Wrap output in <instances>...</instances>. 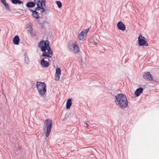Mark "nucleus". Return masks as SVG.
<instances>
[{
    "mask_svg": "<svg viewBox=\"0 0 159 159\" xmlns=\"http://www.w3.org/2000/svg\"><path fill=\"white\" fill-rule=\"evenodd\" d=\"M89 30V29H88L84 30L80 32L78 35L79 39L80 40H83L86 36L87 33Z\"/></svg>",
    "mask_w": 159,
    "mask_h": 159,
    "instance_id": "6e6552de",
    "label": "nucleus"
},
{
    "mask_svg": "<svg viewBox=\"0 0 159 159\" xmlns=\"http://www.w3.org/2000/svg\"><path fill=\"white\" fill-rule=\"evenodd\" d=\"M68 47L70 51L73 53H77L80 51V48L75 41L70 43Z\"/></svg>",
    "mask_w": 159,
    "mask_h": 159,
    "instance_id": "39448f33",
    "label": "nucleus"
},
{
    "mask_svg": "<svg viewBox=\"0 0 159 159\" xmlns=\"http://www.w3.org/2000/svg\"><path fill=\"white\" fill-rule=\"evenodd\" d=\"M52 122L50 119L46 120L43 124V132L47 137H48L50 133L51 129L52 128Z\"/></svg>",
    "mask_w": 159,
    "mask_h": 159,
    "instance_id": "7ed1b4c3",
    "label": "nucleus"
},
{
    "mask_svg": "<svg viewBox=\"0 0 159 159\" xmlns=\"http://www.w3.org/2000/svg\"><path fill=\"white\" fill-rule=\"evenodd\" d=\"M61 75V69L59 68L56 69V73L55 75V79L56 80H58L60 79V76Z\"/></svg>",
    "mask_w": 159,
    "mask_h": 159,
    "instance_id": "9b49d317",
    "label": "nucleus"
},
{
    "mask_svg": "<svg viewBox=\"0 0 159 159\" xmlns=\"http://www.w3.org/2000/svg\"><path fill=\"white\" fill-rule=\"evenodd\" d=\"M32 11L33 15L34 17L36 19H38L40 17L39 15L41 14L39 13L37 11H37L35 10L34 11Z\"/></svg>",
    "mask_w": 159,
    "mask_h": 159,
    "instance_id": "2eb2a0df",
    "label": "nucleus"
},
{
    "mask_svg": "<svg viewBox=\"0 0 159 159\" xmlns=\"http://www.w3.org/2000/svg\"><path fill=\"white\" fill-rule=\"evenodd\" d=\"M138 43L139 46L144 45L147 46H148L146 39L141 35H140L139 37Z\"/></svg>",
    "mask_w": 159,
    "mask_h": 159,
    "instance_id": "0eeeda50",
    "label": "nucleus"
},
{
    "mask_svg": "<svg viewBox=\"0 0 159 159\" xmlns=\"http://www.w3.org/2000/svg\"><path fill=\"white\" fill-rule=\"evenodd\" d=\"M143 79L147 80L149 81H152L153 79L152 75L148 72H144L143 74Z\"/></svg>",
    "mask_w": 159,
    "mask_h": 159,
    "instance_id": "1a4fd4ad",
    "label": "nucleus"
},
{
    "mask_svg": "<svg viewBox=\"0 0 159 159\" xmlns=\"http://www.w3.org/2000/svg\"><path fill=\"white\" fill-rule=\"evenodd\" d=\"M41 11L40 12V14L42 15H43V13H46V14L50 12V10L49 9H45L43 7L41 8L40 9Z\"/></svg>",
    "mask_w": 159,
    "mask_h": 159,
    "instance_id": "a211bd4d",
    "label": "nucleus"
},
{
    "mask_svg": "<svg viewBox=\"0 0 159 159\" xmlns=\"http://www.w3.org/2000/svg\"><path fill=\"white\" fill-rule=\"evenodd\" d=\"M4 5L5 7L7 10H9L10 9V7L8 3H7V4H5V5Z\"/></svg>",
    "mask_w": 159,
    "mask_h": 159,
    "instance_id": "4be33fe9",
    "label": "nucleus"
},
{
    "mask_svg": "<svg viewBox=\"0 0 159 159\" xmlns=\"http://www.w3.org/2000/svg\"><path fill=\"white\" fill-rule=\"evenodd\" d=\"M46 58H44V59ZM41 65L43 67H47L48 66L49 63L48 61L45 60L43 58L41 61Z\"/></svg>",
    "mask_w": 159,
    "mask_h": 159,
    "instance_id": "f8f14e48",
    "label": "nucleus"
},
{
    "mask_svg": "<svg viewBox=\"0 0 159 159\" xmlns=\"http://www.w3.org/2000/svg\"><path fill=\"white\" fill-rule=\"evenodd\" d=\"M24 55L25 56V61L26 64H28L30 63V59L28 56L27 52H25Z\"/></svg>",
    "mask_w": 159,
    "mask_h": 159,
    "instance_id": "6ab92c4d",
    "label": "nucleus"
},
{
    "mask_svg": "<svg viewBox=\"0 0 159 159\" xmlns=\"http://www.w3.org/2000/svg\"><path fill=\"white\" fill-rule=\"evenodd\" d=\"M36 85L39 94L40 95H43L46 91L45 84L44 82H37Z\"/></svg>",
    "mask_w": 159,
    "mask_h": 159,
    "instance_id": "20e7f679",
    "label": "nucleus"
},
{
    "mask_svg": "<svg viewBox=\"0 0 159 159\" xmlns=\"http://www.w3.org/2000/svg\"><path fill=\"white\" fill-rule=\"evenodd\" d=\"M143 90V88L140 87L137 89L135 91V94L137 96H139L140 94L142 92Z\"/></svg>",
    "mask_w": 159,
    "mask_h": 159,
    "instance_id": "ddd939ff",
    "label": "nucleus"
},
{
    "mask_svg": "<svg viewBox=\"0 0 159 159\" xmlns=\"http://www.w3.org/2000/svg\"><path fill=\"white\" fill-rule=\"evenodd\" d=\"M72 104V101L71 99H68L66 102V108L68 109L70 108Z\"/></svg>",
    "mask_w": 159,
    "mask_h": 159,
    "instance_id": "f3484780",
    "label": "nucleus"
},
{
    "mask_svg": "<svg viewBox=\"0 0 159 159\" xmlns=\"http://www.w3.org/2000/svg\"><path fill=\"white\" fill-rule=\"evenodd\" d=\"M26 5L28 7H33L35 6V3L34 2H29L26 3Z\"/></svg>",
    "mask_w": 159,
    "mask_h": 159,
    "instance_id": "dca6fc26",
    "label": "nucleus"
},
{
    "mask_svg": "<svg viewBox=\"0 0 159 159\" xmlns=\"http://www.w3.org/2000/svg\"><path fill=\"white\" fill-rule=\"evenodd\" d=\"M117 27L118 29L122 31H124L125 29V26L123 23L120 21L117 24Z\"/></svg>",
    "mask_w": 159,
    "mask_h": 159,
    "instance_id": "9d476101",
    "label": "nucleus"
},
{
    "mask_svg": "<svg viewBox=\"0 0 159 159\" xmlns=\"http://www.w3.org/2000/svg\"><path fill=\"white\" fill-rule=\"evenodd\" d=\"M115 102L117 106L122 108H125L128 105V101L126 96L123 94H119L115 96Z\"/></svg>",
    "mask_w": 159,
    "mask_h": 159,
    "instance_id": "f03ea898",
    "label": "nucleus"
},
{
    "mask_svg": "<svg viewBox=\"0 0 159 159\" xmlns=\"http://www.w3.org/2000/svg\"><path fill=\"white\" fill-rule=\"evenodd\" d=\"M2 3L3 4H4V5H5V4H7V3L6 2V1H5V2H4Z\"/></svg>",
    "mask_w": 159,
    "mask_h": 159,
    "instance_id": "393cba45",
    "label": "nucleus"
},
{
    "mask_svg": "<svg viewBox=\"0 0 159 159\" xmlns=\"http://www.w3.org/2000/svg\"><path fill=\"white\" fill-rule=\"evenodd\" d=\"M11 2L13 3L14 4L18 3L20 4L23 3V2L20 0H12Z\"/></svg>",
    "mask_w": 159,
    "mask_h": 159,
    "instance_id": "aec40b11",
    "label": "nucleus"
},
{
    "mask_svg": "<svg viewBox=\"0 0 159 159\" xmlns=\"http://www.w3.org/2000/svg\"><path fill=\"white\" fill-rule=\"evenodd\" d=\"M13 43L15 44L18 45L19 43L20 39L19 36H15L13 39Z\"/></svg>",
    "mask_w": 159,
    "mask_h": 159,
    "instance_id": "4468645a",
    "label": "nucleus"
},
{
    "mask_svg": "<svg viewBox=\"0 0 159 159\" xmlns=\"http://www.w3.org/2000/svg\"><path fill=\"white\" fill-rule=\"evenodd\" d=\"M56 2L57 4L58 7L59 8L61 7L62 6V4L61 2L59 1H56Z\"/></svg>",
    "mask_w": 159,
    "mask_h": 159,
    "instance_id": "412c9836",
    "label": "nucleus"
},
{
    "mask_svg": "<svg viewBox=\"0 0 159 159\" xmlns=\"http://www.w3.org/2000/svg\"><path fill=\"white\" fill-rule=\"evenodd\" d=\"M1 1L2 3L6 1L5 0H1Z\"/></svg>",
    "mask_w": 159,
    "mask_h": 159,
    "instance_id": "b1692460",
    "label": "nucleus"
},
{
    "mask_svg": "<svg viewBox=\"0 0 159 159\" xmlns=\"http://www.w3.org/2000/svg\"><path fill=\"white\" fill-rule=\"evenodd\" d=\"M85 124L86 125V127L87 128H88L89 126V125L86 122L85 123Z\"/></svg>",
    "mask_w": 159,
    "mask_h": 159,
    "instance_id": "5701e85b",
    "label": "nucleus"
},
{
    "mask_svg": "<svg viewBox=\"0 0 159 159\" xmlns=\"http://www.w3.org/2000/svg\"><path fill=\"white\" fill-rule=\"evenodd\" d=\"M49 42L48 40H41L39 43L38 47L43 52L42 55V57H52L53 52L49 46Z\"/></svg>",
    "mask_w": 159,
    "mask_h": 159,
    "instance_id": "f257e3e1",
    "label": "nucleus"
},
{
    "mask_svg": "<svg viewBox=\"0 0 159 159\" xmlns=\"http://www.w3.org/2000/svg\"><path fill=\"white\" fill-rule=\"evenodd\" d=\"M35 5L36 4L37 7L35 8V10L39 11L43 7V5L45 6L46 2L43 0H34Z\"/></svg>",
    "mask_w": 159,
    "mask_h": 159,
    "instance_id": "423d86ee",
    "label": "nucleus"
}]
</instances>
